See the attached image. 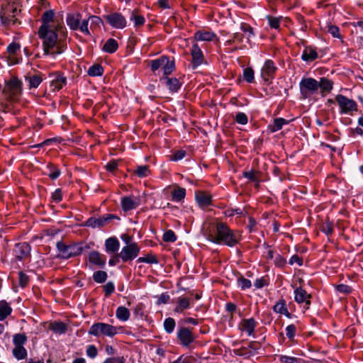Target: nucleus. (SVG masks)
I'll list each match as a JSON object with an SVG mask.
<instances>
[{
  "label": "nucleus",
  "instance_id": "1",
  "mask_svg": "<svg viewBox=\"0 0 363 363\" xmlns=\"http://www.w3.org/2000/svg\"><path fill=\"white\" fill-rule=\"evenodd\" d=\"M53 11H46L42 16L43 24L39 28L38 34L43 40L44 55H50L55 58L67 49V32L66 28L62 24L50 26V23L53 21Z\"/></svg>",
  "mask_w": 363,
  "mask_h": 363
},
{
  "label": "nucleus",
  "instance_id": "2",
  "mask_svg": "<svg viewBox=\"0 0 363 363\" xmlns=\"http://www.w3.org/2000/svg\"><path fill=\"white\" fill-rule=\"evenodd\" d=\"M240 237L238 232L230 230L224 223H218L208 234V240L211 242L228 247L235 246L239 242Z\"/></svg>",
  "mask_w": 363,
  "mask_h": 363
},
{
  "label": "nucleus",
  "instance_id": "3",
  "mask_svg": "<svg viewBox=\"0 0 363 363\" xmlns=\"http://www.w3.org/2000/svg\"><path fill=\"white\" fill-rule=\"evenodd\" d=\"M56 247L58 251L57 257L67 259L80 255L84 248L87 247H84L82 243L72 242L67 244L64 241H58L56 243Z\"/></svg>",
  "mask_w": 363,
  "mask_h": 363
},
{
  "label": "nucleus",
  "instance_id": "4",
  "mask_svg": "<svg viewBox=\"0 0 363 363\" xmlns=\"http://www.w3.org/2000/svg\"><path fill=\"white\" fill-rule=\"evenodd\" d=\"M3 93L10 101L17 100L22 93V82L16 77H12L6 82Z\"/></svg>",
  "mask_w": 363,
  "mask_h": 363
},
{
  "label": "nucleus",
  "instance_id": "5",
  "mask_svg": "<svg viewBox=\"0 0 363 363\" xmlns=\"http://www.w3.org/2000/svg\"><path fill=\"white\" fill-rule=\"evenodd\" d=\"M117 333L116 327L105 323H94L89 330V334L96 337L104 335L112 337Z\"/></svg>",
  "mask_w": 363,
  "mask_h": 363
},
{
  "label": "nucleus",
  "instance_id": "6",
  "mask_svg": "<svg viewBox=\"0 0 363 363\" xmlns=\"http://www.w3.org/2000/svg\"><path fill=\"white\" fill-rule=\"evenodd\" d=\"M300 93L304 99L315 93L318 88V81L313 78H303L299 83Z\"/></svg>",
  "mask_w": 363,
  "mask_h": 363
},
{
  "label": "nucleus",
  "instance_id": "7",
  "mask_svg": "<svg viewBox=\"0 0 363 363\" xmlns=\"http://www.w3.org/2000/svg\"><path fill=\"white\" fill-rule=\"evenodd\" d=\"M18 10L13 5H7L4 8H1L0 12V18L2 24L9 26L10 24H16L18 19L16 18Z\"/></svg>",
  "mask_w": 363,
  "mask_h": 363
},
{
  "label": "nucleus",
  "instance_id": "8",
  "mask_svg": "<svg viewBox=\"0 0 363 363\" xmlns=\"http://www.w3.org/2000/svg\"><path fill=\"white\" fill-rule=\"evenodd\" d=\"M104 18L113 28L123 29L127 26L125 17L118 12H113L104 16Z\"/></svg>",
  "mask_w": 363,
  "mask_h": 363
},
{
  "label": "nucleus",
  "instance_id": "9",
  "mask_svg": "<svg viewBox=\"0 0 363 363\" xmlns=\"http://www.w3.org/2000/svg\"><path fill=\"white\" fill-rule=\"evenodd\" d=\"M335 100L340 108V113L342 114L349 113L357 110V104L352 99H348L342 94H338L336 96Z\"/></svg>",
  "mask_w": 363,
  "mask_h": 363
},
{
  "label": "nucleus",
  "instance_id": "10",
  "mask_svg": "<svg viewBox=\"0 0 363 363\" xmlns=\"http://www.w3.org/2000/svg\"><path fill=\"white\" fill-rule=\"evenodd\" d=\"M140 252V247L135 242L130 243L123 247L118 254L121 259L126 262L134 259Z\"/></svg>",
  "mask_w": 363,
  "mask_h": 363
},
{
  "label": "nucleus",
  "instance_id": "11",
  "mask_svg": "<svg viewBox=\"0 0 363 363\" xmlns=\"http://www.w3.org/2000/svg\"><path fill=\"white\" fill-rule=\"evenodd\" d=\"M113 218L118 219V218L113 214H106L99 218L91 217L84 223L83 226L90 227L91 228H102Z\"/></svg>",
  "mask_w": 363,
  "mask_h": 363
},
{
  "label": "nucleus",
  "instance_id": "12",
  "mask_svg": "<svg viewBox=\"0 0 363 363\" xmlns=\"http://www.w3.org/2000/svg\"><path fill=\"white\" fill-rule=\"evenodd\" d=\"M177 337L183 347H188L195 340L192 332L186 327H180L177 333Z\"/></svg>",
  "mask_w": 363,
  "mask_h": 363
},
{
  "label": "nucleus",
  "instance_id": "13",
  "mask_svg": "<svg viewBox=\"0 0 363 363\" xmlns=\"http://www.w3.org/2000/svg\"><path fill=\"white\" fill-rule=\"evenodd\" d=\"M30 246L27 242L17 243L13 249L16 259L18 260L26 259L30 256Z\"/></svg>",
  "mask_w": 363,
  "mask_h": 363
},
{
  "label": "nucleus",
  "instance_id": "14",
  "mask_svg": "<svg viewBox=\"0 0 363 363\" xmlns=\"http://www.w3.org/2000/svg\"><path fill=\"white\" fill-rule=\"evenodd\" d=\"M276 70L274 63L270 60H267L262 69V77L266 82H270Z\"/></svg>",
  "mask_w": 363,
  "mask_h": 363
},
{
  "label": "nucleus",
  "instance_id": "15",
  "mask_svg": "<svg viewBox=\"0 0 363 363\" xmlns=\"http://www.w3.org/2000/svg\"><path fill=\"white\" fill-rule=\"evenodd\" d=\"M140 204V199L138 196H124L121 199V207L124 211L136 208Z\"/></svg>",
  "mask_w": 363,
  "mask_h": 363
},
{
  "label": "nucleus",
  "instance_id": "16",
  "mask_svg": "<svg viewBox=\"0 0 363 363\" xmlns=\"http://www.w3.org/2000/svg\"><path fill=\"white\" fill-rule=\"evenodd\" d=\"M191 54L192 56V66L193 68L195 69L198 66L201 65L203 61V52L196 43H194L192 45Z\"/></svg>",
  "mask_w": 363,
  "mask_h": 363
},
{
  "label": "nucleus",
  "instance_id": "17",
  "mask_svg": "<svg viewBox=\"0 0 363 363\" xmlns=\"http://www.w3.org/2000/svg\"><path fill=\"white\" fill-rule=\"evenodd\" d=\"M160 82L172 93L177 92L182 86V83L175 77H164L160 79Z\"/></svg>",
  "mask_w": 363,
  "mask_h": 363
},
{
  "label": "nucleus",
  "instance_id": "18",
  "mask_svg": "<svg viewBox=\"0 0 363 363\" xmlns=\"http://www.w3.org/2000/svg\"><path fill=\"white\" fill-rule=\"evenodd\" d=\"M257 326V322L253 318L242 319L239 325V328L247 333L249 336L253 335Z\"/></svg>",
  "mask_w": 363,
  "mask_h": 363
},
{
  "label": "nucleus",
  "instance_id": "19",
  "mask_svg": "<svg viewBox=\"0 0 363 363\" xmlns=\"http://www.w3.org/2000/svg\"><path fill=\"white\" fill-rule=\"evenodd\" d=\"M294 295L295 301L297 303H306L307 305L306 308H308V306L311 304V301L309 300L311 295L308 294L305 289L301 287L296 288L294 291Z\"/></svg>",
  "mask_w": 363,
  "mask_h": 363
},
{
  "label": "nucleus",
  "instance_id": "20",
  "mask_svg": "<svg viewBox=\"0 0 363 363\" xmlns=\"http://www.w3.org/2000/svg\"><path fill=\"white\" fill-rule=\"evenodd\" d=\"M21 49V45L17 43H12L7 47V52L9 55V62L11 65H16L18 63V59L16 57V55L18 51Z\"/></svg>",
  "mask_w": 363,
  "mask_h": 363
},
{
  "label": "nucleus",
  "instance_id": "21",
  "mask_svg": "<svg viewBox=\"0 0 363 363\" xmlns=\"http://www.w3.org/2000/svg\"><path fill=\"white\" fill-rule=\"evenodd\" d=\"M89 261L94 264L104 267L106 264V257L98 251H92L89 255Z\"/></svg>",
  "mask_w": 363,
  "mask_h": 363
},
{
  "label": "nucleus",
  "instance_id": "22",
  "mask_svg": "<svg viewBox=\"0 0 363 363\" xmlns=\"http://www.w3.org/2000/svg\"><path fill=\"white\" fill-rule=\"evenodd\" d=\"M80 20H81V14L69 13L67 16L66 22L70 29L76 30L79 27Z\"/></svg>",
  "mask_w": 363,
  "mask_h": 363
},
{
  "label": "nucleus",
  "instance_id": "23",
  "mask_svg": "<svg viewBox=\"0 0 363 363\" xmlns=\"http://www.w3.org/2000/svg\"><path fill=\"white\" fill-rule=\"evenodd\" d=\"M106 251L109 254L118 252L120 243L116 238H109L105 242Z\"/></svg>",
  "mask_w": 363,
  "mask_h": 363
},
{
  "label": "nucleus",
  "instance_id": "24",
  "mask_svg": "<svg viewBox=\"0 0 363 363\" xmlns=\"http://www.w3.org/2000/svg\"><path fill=\"white\" fill-rule=\"evenodd\" d=\"M333 82L325 77H321L318 82V88H320L323 95L329 93L333 89Z\"/></svg>",
  "mask_w": 363,
  "mask_h": 363
},
{
  "label": "nucleus",
  "instance_id": "25",
  "mask_svg": "<svg viewBox=\"0 0 363 363\" xmlns=\"http://www.w3.org/2000/svg\"><path fill=\"white\" fill-rule=\"evenodd\" d=\"M318 58V53L315 48L306 47L301 55V59L306 62H311Z\"/></svg>",
  "mask_w": 363,
  "mask_h": 363
},
{
  "label": "nucleus",
  "instance_id": "26",
  "mask_svg": "<svg viewBox=\"0 0 363 363\" xmlns=\"http://www.w3.org/2000/svg\"><path fill=\"white\" fill-rule=\"evenodd\" d=\"M196 200L200 206H208L211 203V196L203 191L196 193Z\"/></svg>",
  "mask_w": 363,
  "mask_h": 363
},
{
  "label": "nucleus",
  "instance_id": "27",
  "mask_svg": "<svg viewBox=\"0 0 363 363\" xmlns=\"http://www.w3.org/2000/svg\"><path fill=\"white\" fill-rule=\"evenodd\" d=\"M216 35L209 31L198 30L194 34V40L196 41H211Z\"/></svg>",
  "mask_w": 363,
  "mask_h": 363
},
{
  "label": "nucleus",
  "instance_id": "28",
  "mask_svg": "<svg viewBox=\"0 0 363 363\" xmlns=\"http://www.w3.org/2000/svg\"><path fill=\"white\" fill-rule=\"evenodd\" d=\"M11 312L12 308L9 303L4 300L0 301V321L4 320Z\"/></svg>",
  "mask_w": 363,
  "mask_h": 363
},
{
  "label": "nucleus",
  "instance_id": "29",
  "mask_svg": "<svg viewBox=\"0 0 363 363\" xmlns=\"http://www.w3.org/2000/svg\"><path fill=\"white\" fill-rule=\"evenodd\" d=\"M289 123V121L283 118H277L274 120L272 124L268 125V128L271 133H275L282 128L284 125H286Z\"/></svg>",
  "mask_w": 363,
  "mask_h": 363
},
{
  "label": "nucleus",
  "instance_id": "30",
  "mask_svg": "<svg viewBox=\"0 0 363 363\" xmlns=\"http://www.w3.org/2000/svg\"><path fill=\"white\" fill-rule=\"evenodd\" d=\"M190 307L189 299L186 297H179L177 301V305L174 308L175 313H182L184 310L187 309Z\"/></svg>",
  "mask_w": 363,
  "mask_h": 363
},
{
  "label": "nucleus",
  "instance_id": "31",
  "mask_svg": "<svg viewBox=\"0 0 363 363\" xmlns=\"http://www.w3.org/2000/svg\"><path fill=\"white\" fill-rule=\"evenodd\" d=\"M118 48V43L113 38H109L104 45L103 50L108 53L115 52Z\"/></svg>",
  "mask_w": 363,
  "mask_h": 363
},
{
  "label": "nucleus",
  "instance_id": "32",
  "mask_svg": "<svg viewBox=\"0 0 363 363\" xmlns=\"http://www.w3.org/2000/svg\"><path fill=\"white\" fill-rule=\"evenodd\" d=\"M130 20L134 22V26L135 27L141 26L145 22L144 16L140 15L135 9L131 11Z\"/></svg>",
  "mask_w": 363,
  "mask_h": 363
},
{
  "label": "nucleus",
  "instance_id": "33",
  "mask_svg": "<svg viewBox=\"0 0 363 363\" xmlns=\"http://www.w3.org/2000/svg\"><path fill=\"white\" fill-rule=\"evenodd\" d=\"M130 311L125 306H119L116 311V318L121 321H126L130 318Z\"/></svg>",
  "mask_w": 363,
  "mask_h": 363
},
{
  "label": "nucleus",
  "instance_id": "34",
  "mask_svg": "<svg viewBox=\"0 0 363 363\" xmlns=\"http://www.w3.org/2000/svg\"><path fill=\"white\" fill-rule=\"evenodd\" d=\"M274 311L280 313L284 314L286 316L289 317L290 313L288 311V309L286 306V301L284 299L279 300L273 307Z\"/></svg>",
  "mask_w": 363,
  "mask_h": 363
},
{
  "label": "nucleus",
  "instance_id": "35",
  "mask_svg": "<svg viewBox=\"0 0 363 363\" xmlns=\"http://www.w3.org/2000/svg\"><path fill=\"white\" fill-rule=\"evenodd\" d=\"M47 172L45 174L48 175L51 179L54 180L59 177L61 174V171L57 167L53 165L52 164H48L47 165Z\"/></svg>",
  "mask_w": 363,
  "mask_h": 363
},
{
  "label": "nucleus",
  "instance_id": "36",
  "mask_svg": "<svg viewBox=\"0 0 363 363\" xmlns=\"http://www.w3.org/2000/svg\"><path fill=\"white\" fill-rule=\"evenodd\" d=\"M50 329L55 333L63 334L66 333L67 328L62 322H54L50 323Z\"/></svg>",
  "mask_w": 363,
  "mask_h": 363
},
{
  "label": "nucleus",
  "instance_id": "37",
  "mask_svg": "<svg viewBox=\"0 0 363 363\" xmlns=\"http://www.w3.org/2000/svg\"><path fill=\"white\" fill-rule=\"evenodd\" d=\"M66 78L62 76H57L55 79L51 82V86L53 91L60 90L66 84Z\"/></svg>",
  "mask_w": 363,
  "mask_h": 363
},
{
  "label": "nucleus",
  "instance_id": "38",
  "mask_svg": "<svg viewBox=\"0 0 363 363\" xmlns=\"http://www.w3.org/2000/svg\"><path fill=\"white\" fill-rule=\"evenodd\" d=\"M26 80L29 83V88H37L43 81L40 75H32L26 77Z\"/></svg>",
  "mask_w": 363,
  "mask_h": 363
},
{
  "label": "nucleus",
  "instance_id": "39",
  "mask_svg": "<svg viewBox=\"0 0 363 363\" xmlns=\"http://www.w3.org/2000/svg\"><path fill=\"white\" fill-rule=\"evenodd\" d=\"M259 172H256L254 170L243 172L242 176L247 179H248L250 182H256V186H257L259 182Z\"/></svg>",
  "mask_w": 363,
  "mask_h": 363
},
{
  "label": "nucleus",
  "instance_id": "40",
  "mask_svg": "<svg viewBox=\"0 0 363 363\" xmlns=\"http://www.w3.org/2000/svg\"><path fill=\"white\" fill-rule=\"evenodd\" d=\"M27 342V337L24 333H17L13 336V342L15 347L23 346Z\"/></svg>",
  "mask_w": 363,
  "mask_h": 363
},
{
  "label": "nucleus",
  "instance_id": "41",
  "mask_svg": "<svg viewBox=\"0 0 363 363\" xmlns=\"http://www.w3.org/2000/svg\"><path fill=\"white\" fill-rule=\"evenodd\" d=\"M13 354L18 360H21L26 357L27 351L23 346L15 347L13 350Z\"/></svg>",
  "mask_w": 363,
  "mask_h": 363
},
{
  "label": "nucleus",
  "instance_id": "42",
  "mask_svg": "<svg viewBox=\"0 0 363 363\" xmlns=\"http://www.w3.org/2000/svg\"><path fill=\"white\" fill-rule=\"evenodd\" d=\"M164 65L162 67L163 72L165 77H167L170 74L174 69V62L170 61L167 57L165 58V62H164Z\"/></svg>",
  "mask_w": 363,
  "mask_h": 363
},
{
  "label": "nucleus",
  "instance_id": "43",
  "mask_svg": "<svg viewBox=\"0 0 363 363\" xmlns=\"http://www.w3.org/2000/svg\"><path fill=\"white\" fill-rule=\"evenodd\" d=\"M104 72V69L101 65L94 64L88 69V74L91 77L101 76Z\"/></svg>",
  "mask_w": 363,
  "mask_h": 363
},
{
  "label": "nucleus",
  "instance_id": "44",
  "mask_svg": "<svg viewBox=\"0 0 363 363\" xmlns=\"http://www.w3.org/2000/svg\"><path fill=\"white\" fill-rule=\"evenodd\" d=\"M186 195V189L182 187H177L172 192V200L175 201H180Z\"/></svg>",
  "mask_w": 363,
  "mask_h": 363
},
{
  "label": "nucleus",
  "instance_id": "45",
  "mask_svg": "<svg viewBox=\"0 0 363 363\" xmlns=\"http://www.w3.org/2000/svg\"><path fill=\"white\" fill-rule=\"evenodd\" d=\"M108 274L104 271H97L93 274V279L95 282L102 284L107 279Z\"/></svg>",
  "mask_w": 363,
  "mask_h": 363
},
{
  "label": "nucleus",
  "instance_id": "46",
  "mask_svg": "<svg viewBox=\"0 0 363 363\" xmlns=\"http://www.w3.org/2000/svg\"><path fill=\"white\" fill-rule=\"evenodd\" d=\"M175 325L176 322L172 318H167L164 321V330L169 334L173 333Z\"/></svg>",
  "mask_w": 363,
  "mask_h": 363
},
{
  "label": "nucleus",
  "instance_id": "47",
  "mask_svg": "<svg viewBox=\"0 0 363 363\" xmlns=\"http://www.w3.org/2000/svg\"><path fill=\"white\" fill-rule=\"evenodd\" d=\"M150 173L148 165L138 166L135 170V174L139 177H147Z\"/></svg>",
  "mask_w": 363,
  "mask_h": 363
},
{
  "label": "nucleus",
  "instance_id": "48",
  "mask_svg": "<svg viewBox=\"0 0 363 363\" xmlns=\"http://www.w3.org/2000/svg\"><path fill=\"white\" fill-rule=\"evenodd\" d=\"M166 56H162L158 59L154 60L151 61V69L155 72L159 68H162L164 65V62H165Z\"/></svg>",
  "mask_w": 363,
  "mask_h": 363
},
{
  "label": "nucleus",
  "instance_id": "49",
  "mask_svg": "<svg viewBox=\"0 0 363 363\" xmlns=\"http://www.w3.org/2000/svg\"><path fill=\"white\" fill-rule=\"evenodd\" d=\"M138 262H145L148 264H157L159 262L157 258L153 255H147L146 257H139Z\"/></svg>",
  "mask_w": 363,
  "mask_h": 363
},
{
  "label": "nucleus",
  "instance_id": "50",
  "mask_svg": "<svg viewBox=\"0 0 363 363\" xmlns=\"http://www.w3.org/2000/svg\"><path fill=\"white\" fill-rule=\"evenodd\" d=\"M162 239L164 242H173L176 241L177 236L173 230H168L163 234Z\"/></svg>",
  "mask_w": 363,
  "mask_h": 363
},
{
  "label": "nucleus",
  "instance_id": "51",
  "mask_svg": "<svg viewBox=\"0 0 363 363\" xmlns=\"http://www.w3.org/2000/svg\"><path fill=\"white\" fill-rule=\"evenodd\" d=\"M244 79L246 82L252 83L254 81V71L252 68L247 67L244 69Z\"/></svg>",
  "mask_w": 363,
  "mask_h": 363
},
{
  "label": "nucleus",
  "instance_id": "52",
  "mask_svg": "<svg viewBox=\"0 0 363 363\" xmlns=\"http://www.w3.org/2000/svg\"><path fill=\"white\" fill-rule=\"evenodd\" d=\"M235 120L239 124L245 125L247 123L248 118L245 113L240 112L236 114Z\"/></svg>",
  "mask_w": 363,
  "mask_h": 363
},
{
  "label": "nucleus",
  "instance_id": "53",
  "mask_svg": "<svg viewBox=\"0 0 363 363\" xmlns=\"http://www.w3.org/2000/svg\"><path fill=\"white\" fill-rule=\"evenodd\" d=\"M240 30L244 32V33H247V40H249L250 38L254 35V33L252 31V28L247 24V23H242L240 26Z\"/></svg>",
  "mask_w": 363,
  "mask_h": 363
},
{
  "label": "nucleus",
  "instance_id": "54",
  "mask_svg": "<svg viewBox=\"0 0 363 363\" xmlns=\"http://www.w3.org/2000/svg\"><path fill=\"white\" fill-rule=\"evenodd\" d=\"M238 284L243 290L249 289L252 286L251 281L244 277L238 279Z\"/></svg>",
  "mask_w": 363,
  "mask_h": 363
},
{
  "label": "nucleus",
  "instance_id": "55",
  "mask_svg": "<svg viewBox=\"0 0 363 363\" xmlns=\"http://www.w3.org/2000/svg\"><path fill=\"white\" fill-rule=\"evenodd\" d=\"M114 290L115 286L112 281H108L104 286V291L106 297H108L112 293H113Z\"/></svg>",
  "mask_w": 363,
  "mask_h": 363
},
{
  "label": "nucleus",
  "instance_id": "56",
  "mask_svg": "<svg viewBox=\"0 0 363 363\" xmlns=\"http://www.w3.org/2000/svg\"><path fill=\"white\" fill-rule=\"evenodd\" d=\"M280 18L268 16L267 20L271 28L278 29L279 28Z\"/></svg>",
  "mask_w": 363,
  "mask_h": 363
},
{
  "label": "nucleus",
  "instance_id": "57",
  "mask_svg": "<svg viewBox=\"0 0 363 363\" xmlns=\"http://www.w3.org/2000/svg\"><path fill=\"white\" fill-rule=\"evenodd\" d=\"M18 279H19V284L22 287H25L29 281V277L27 274H26L23 272H19L18 273Z\"/></svg>",
  "mask_w": 363,
  "mask_h": 363
},
{
  "label": "nucleus",
  "instance_id": "58",
  "mask_svg": "<svg viewBox=\"0 0 363 363\" xmlns=\"http://www.w3.org/2000/svg\"><path fill=\"white\" fill-rule=\"evenodd\" d=\"M86 355L90 358H95L98 354V351L94 345H88L86 350Z\"/></svg>",
  "mask_w": 363,
  "mask_h": 363
},
{
  "label": "nucleus",
  "instance_id": "59",
  "mask_svg": "<svg viewBox=\"0 0 363 363\" xmlns=\"http://www.w3.org/2000/svg\"><path fill=\"white\" fill-rule=\"evenodd\" d=\"M296 328L294 325L291 324L286 328V335L289 339H293L295 336Z\"/></svg>",
  "mask_w": 363,
  "mask_h": 363
},
{
  "label": "nucleus",
  "instance_id": "60",
  "mask_svg": "<svg viewBox=\"0 0 363 363\" xmlns=\"http://www.w3.org/2000/svg\"><path fill=\"white\" fill-rule=\"evenodd\" d=\"M321 230L327 235H331L333 231V227L331 223L325 222L321 227Z\"/></svg>",
  "mask_w": 363,
  "mask_h": 363
},
{
  "label": "nucleus",
  "instance_id": "61",
  "mask_svg": "<svg viewBox=\"0 0 363 363\" xmlns=\"http://www.w3.org/2000/svg\"><path fill=\"white\" fill-rule=\"evenodd\" d=\"M274 264L278 267H284L286 263V259L282 257L280 255L277 254L275 255L274 257Z\"/></svg>",
  "mask_w": 363,
  "mask_h": 363
},
{
  "label": "nucleus",
  "instance_id": "62",
  "mask_svg": "<svg viewBox=\"0 0 363 363\" xmlns=\"http://www.w3.org/2000/svg\"><path fill=\"white\" fill-rule=\"evenodd\" d=\"M52 199L56 203L62 200V192L61 189H57L52 194Z\"/></svg>",
  "mask_w": 363,
  "mask_h": 363
},
{
  "label": "nucleus",
  "instance_id": "63",
  "mask_svg": "<svg viewBox=\"0 0 363 363\" xmlns=\"http://www.w3.org/2000/svg\"><path fill=\"white\" fill-rule=\"evenodd\" d=\"M280 362L281 363H299V359L289 356H281Z\"/></svg>",
  "mask_w": 363,
  "mask_h": 363
},
{
  "label": "nucleus",
  "instance_id": "64",
  "mask_svg": "<svg viewBox=\"0 0 363 363\" xmlns=\"http://www.w3.org/2000/svg\"><path fill=\"white\" fill-rule=\"evenodd\" d=\"M103 363H125V359L123 357H116L107 358Z\"/></svg>",
  "mask_w": 363,
  "mask_h": 363
}]
</instances>
